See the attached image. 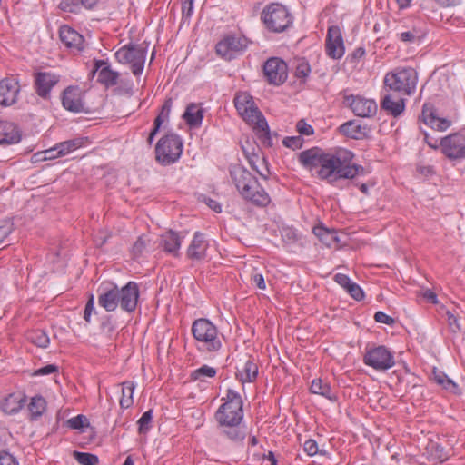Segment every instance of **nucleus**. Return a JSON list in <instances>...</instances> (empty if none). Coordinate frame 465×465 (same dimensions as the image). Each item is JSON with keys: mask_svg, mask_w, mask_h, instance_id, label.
<instances>
[{"mask_svg": "<svg viewBox=\"0 0 465 465\" xmlns=\"http://www.w3.org/2000/svg\"><path fill=\"white\" fill-rule=\"evenodd\" d=\"M233 102L239 114L248 123L254 124L253 129L259 140L271 147L272 139L268 123L255 105L252 96L247 92H239L235 94Z\"/></svg>", "mask_w": 465, "mask_h": 465, "instance_id": "nucleus-3", "label": "nucleus"}, {"mask_svg": "<svg viewBox=\"0 0 465 465\" xmlns=\"http://www.w3.org/2000/svg\"><path fill=\"white\" fill-rule=\"evenodd\" d=\"M20 92L18 81L13 77H6L0 80V105L7 107L17 102Z\"/></svg>", "mask_w": 465, "mask_h": 465, "instance_id": "nucleus-19", "label": "nucleus"}, {"mask_svg": "<svg viewBox=\"0 0 465 465\" xmlns=\"http://www.w3.org/2000/svg\"><path fill=\"white\" fill-rule=\"evenodd\" d=\"M208 247L209 243L205 235L200 232H195L187 248L186 256L192 261H202L207 256Z\"/></svg>", "mask_w": 465, "mask_h": 465, "instance_id": "nucleus-21", "label": "nucleus"}, {"mask_svg": "<svg viewBox=\"0 0 465 465\" xmlns=\"http://www.w3.org/2000/svg\"><path fill=\"white\" fill-rule=\"evenodd\" d=\"M252 281L259 289L264 290L266 288L264 278L261 273L252 275Z\"/></svg>", "mask_w": 465, "mask_h": 465, "instance_id": "nucleus-62", "label": "nucleus"}, {"mask_svg": "<svg viewBox=\"0 0 465 465\" xmlns=\"http://www.w3.org/2000/svg\"><path fill=\"white\" fill-rule=\"evenodd\" d=\"M135 385L133 381H126L122 383V396L120 399V406L122 409H128L134 403V391Z\"/></svg>", "mask_w": 465, "mask_h": 465, "instance_id": "nucleus-38", "label": "nucleus"}, {"mask_svg": "<svg viewBox=\"0 0 465 465\" xmlns=\"http://www.w3.org/2000/svg\"><path fill=\"white\" fill-rule=\"evenodd\" d=\"M205 203L214 212L221 213L222 207H221L220 203L217 201L213 200L211 198H207L205 200Z\"/></svg>", "mask_w": 465, "mask_h": 465, "instance_id": "nucleus-64", "label": "nucleus"}, {"mask_svg": "<svg viewBox=\"0 0 465 465\" xmlns=\"http://www.w3.org/2000/svg\"><path fill=\"white\" fill-rule=\"evenodd\" d=\"M58 371V366L55 364H48L35 371V375H47Z\"/></svg>", "mask_w": 465, "mask_h": 465, "instance_id": "nucleus-60", "label": "nucleus"}, {"mask_svg": "<svg viewBox=\"0 0 465 465\" xmlns=\"http://www.w3.org/2000/svg\"><path fill=\"white\" fill-rule=\"evenodd\" d=\"M442 153L450 160L465 159V135L460 133L450 134L440 140Z\"/></svg>", "mask_w": 465, "mask_h": 465, "instance_id": "nucleus-10", "label": "nucleus"}, {"mask_svg": "<svg viewBox=\"0 0 465 465\" xmlns=\"http://www.w3.org/2000/svg\"><path fill=\"white\" fill-rule=\"evenodd\" d=\"M0 465H19V462L7 450H0Z\"/></svg>", "mask_w": 465, "mask_h": 465, "instance_id": "nucleus-51", "label": "nucleus"}, {"mask_svg": "<svg viewBox=\"0 0 465 465\" xmlns=\"http://www.w3.org/2000/svg\"><path fill=\"white\" fill-rule=\"evenodd\" d=\"M110 237L111 233L109 232L101 230L95 233L94 242L97 247H102L107 242Z\"/></svg>", "mask_w": 465, "mask_h": 465, "instance_id": "nucleus-53", "label": "nucleus"}, {"mask_svg": "<svg viewBox=\"0 0 465 465\" xmlns=\"http://www.w3.org/2000/svg\"><path fill=\"white\" fill-rule=\"evenodd\" d=\"M173 106V99L171 97L166 98L163 102V104L161 107V110L156 116V118L153 121V125H156L157 127L162 126L163 123L168 120L171 109Z\"/></svg>", "mask_w": 465, "mask_h": 465, "instance_id": "nucleus-41", "label": "nucleus"}, {"mask_svg": "<svg viewBox=\"0 0 465 465\" xmlns=\"http://www.w3.org/2000/svg\"><path fill=\"white\" fill-rule=\"evenodd\" d=\"M419 120L430 128L440 132L447 130L451 124V121L448 118L439 116L438 110L431 103H425L422 105Z\"/></svg>", "mask_w": 465, "mask_h": 465, "instance_id": "nucleus-16", "label": "nucleus"}, {"mask_svg": "<svg viewBox=\"0 0 465 465\" xmlns=\"http://www.w3.org/2000/svg\"><path fill=\"white\" fill-rule=\"evenodd\" d=\"M344 104H346L360 117H371L377 112V104L372 99H366L360 95L345 96Z\"/></svg>", "mask_w": 465, "mask_h": 465, "instance_id": "nucleus-17", "label": "nucleus"}, {"mask_svg": "<svg viewBox=\"0 0 465 465\" xmlns=\"http://www.w3.org/2000/svg\"><path fill=\"white\" fill-rule=\"evenodd\" d=\"M147 45L144 44L124 46L115 53V58H145Z\"/></svg>", "mask_w": 465, "mask_h": 465, "instance_id": "nucleus-34", "label": "nucleus"}, {"mask_svg": "<svg viewBox=\"0 0 465 465\" xmlns=\"http://www.w3.org/2000/svg\"><path fill=\"white\" fill-rule=\"evenodd\" d=\"M310 391L312 393L323 396L332 402L338 401L336 391L331 388V384L321 378L312 381Z\"/></svg>", "mask_w": 465, "mask_h": 465, "instance_id": "nucleus-31", "label": "nucleus"}, {"mask_svg": "<svg viewBox=\"0 0 465 465\" xmlns=\"http://www.w3.org/2000/svg\"><path fill=\"white\" fill-rule=\"evenodd\" d=\"M327 54L331 58H341L344 54V43L341 29L338 26H331L328 29L326 43Z\"/></svg>", "mask_w": 465, "mask_h": 465, "instance_id": "nucleus-18", "label": "nucleus"}, {"mask_svg": "<svg viewBox=\"0 0 465 465\" xmlns=\"http://www.w3.org/2000/svg\"><path fill=\"white\" fill-rule=\"evenodd\" d=\"M98 292V304L106 312H114L119 305L129 313L135 311L140 294L138 284L134 282H129L122 288L108 282L100 286Z\"/></svg>", "mask_w": 465, "mask_h": 465, "instance_id": "nucleus-2", "label": "nucleus"}, {"mask_svg": "<svg viewBox=\"0 0 465 465\" xmlns=\"http://www.w3.org/2000/svg\"><path fill=\"white\" fill-rule=\"evenodd\" d=\"M431 379L443 389L455 395H460L461 393V390L459 385L450 379L443 371L437 370V368L433 369Z\"/></svg>", "mask_w": 465, "mask_h": 465, "instance_id": "nucleus-33", "label": "nucleus"}, {"mask_svg": "<svg viewBox=\"0 0 465 465\" xmlns=\"http://www.w3.org/2000/svg\"><path fill=\"white\" fill-rule=\"evenodd\" d=\"M311 72L310 65L307 63L302 62V64H298L295 71V75L298 78H304L308 76V74Z\"/></svg>", "mask_w": 465, "mask_h": 465, "instance_id": "nucleus-59", "label": "nucleus"}, {"mask_svg": "<svg viewBox=\"0 0 465 465\" xmlns=\"http://www.w3.org/2000/svg\"><path fill=\"white\" fill-rule=\"evenodd\" d=\"M282 143L292 150L300 149L303 144V138L300 135L288 136L283 139Z\"/></svg>", "mask_w": 465, "mask_h": 465, "instance_id": "nucleus-48", "label": "nucleus"}, {"mask_svg": "<svg viewBox=\"0 0 465 465\" xmlns=\"http://www.w3.org/2000/svg\"><path fill=\"white\" fill-rule=\"evenodd\" d=\"M182 153L183 141L173 133L163 135L155 146V158L163 165L175 163Z\"/></svg>", "mask_w": 465, "mask_h": 465, "instance_id": "nucleus-7", "label": "nucleus"}, {"mask_svg": "<svg viewBox=\"0 0 465 465\" xmlns=\"http://www.w3.org/2000/svg\"><path fill=\"white\" fill-rule=\"evenodd\" d=\"M427 451L431 460L440 463L446 461L451 455L450 449L446 450L440 443L434 441L429 443Z\"/></svg>", "mask_w": 465, "mask_h": 465, "instance_id": "nucleus-36", "label": "nucleus"}, {"mask_svg": "<svg viewBox=\"0 0 465 465\" xmlns=\"http://www.w3.org/2000/svg\"><path fill=\"white\" fill-rule=\"evenodd\" d=\"M303 450L308 456L312 457L318 454L320 449L318 448V444L314 440L309 439L303 444Z\"/></svg>", "mask_w": 465, "mask_h": 465, "instance_id": "nucleus-50", "label": "nucleus"}, {"mask_svg": "<svg viewBox=\"0 0 465 465\" xmlns=\"http://www.w3.org/2000/svg\"><path fill=\"white\" fill-rule=\"evenodd\" d=\"M181 244L182 238L173 230H169L161 236L160 245L165 252L173 255V257L180 256Z\"/></svg>", "mask_w": 465, "mask_h": 465, "instance_id": "nucleus-27", "label": "nucleus"}, {"mask_svg": "<svg viewBox=\"0 0 465 465\" xmlns=\"http://www.w3.org/2000/svg\"><path fill=\"white\" fill-rule=\"evenodd\" d=\"M46 409V401L42 396H35L28 404L31 420H37Z\"/></svg>", "mask_w": 465, "mask_h": 465, "instance_id": "nucleus-39", "label": "nucleus"}, {"mask_svg": "<svg viewBox=\"0 0 465 465\" xmlns=\"http://www.w3.org/2000/svg\"><path fill=\"white\" fill-rule=\"evenodd\" d=\"M248 41L243 36L227 35L217 43L216 54L221 56L242 55L247 48Z\"/></svg>", "mask_w": 465, "mask_h": 465, "instance_id": "nucleus-11", "label": "nucleus"}, {"mask_svg": "<svg viewBox=\"0 0 465 465\" xmlns=\"http://www.w3.org/2000/svg\"><path fill=\"white\" fill-rule=\"evenodd\" d=\"M240 195L244 201L257 208H265L272 202L269 193L262 187L258 180L255 181V184L250 185V189L246 194Z\"/></svg>", "mask_w": 465, "mask_h": 465, "instance_id": "nucleus-20", "label": "nucleus"}, {"mask_svg": "<svg viewBox=\"0 0 465 465\" xmlns=\"http://www.w3.org/2000/svg\"><path fill=\"white\" fill-rule=\"evenodd\" d=\"M354 154L344 148L323 150L312 147L299 153V163L310 172H315L317 177L334 184L341 179L352 180L366 174L363 166L353 163Z\"/></svg>", "mask_w": 465, "mask_h": 465, "instance_id": "nucleus-1", "label": "nucleus"}, {"mask_svg": "<svg viewBox=\"0 0 465 465\" xmlns=\"http://www.w3.org/2000/svg\"><path fill=\"white\" fill-rule=\"evenodd\" d=\"M86 141L87 138L79 137L61 142L56 144V149H58V153H56L55 155L64 156L75 151L76 149L82 147Z\"/></svg>", "mask_w": 465, "mask_h": 465, "instance_id": "nucleus-37", "label": "nucleus"}, {"mask_svg": "<svg viewBox=\"0 0 465 465\" xmlns=\"http://www.w3.org/2000/svg\"><path fill=\"white\" fill-rule=\"evenodd\" d=\"M192 334L198 342L197 349L199 351L216 352L222 348L217 327L206 318H199L193 321Z\"/></svg>", "mask_w": 465, "mask_h": 465, "instance_id": "nucleus-4", "label": "nucleus"}, {"mask_svg": "<svg viewBox=\"0 0 465 465\" xmlns=\"http://www.w3.org/2000/svg\"><path fill=\"white\" fill-rule=\"evenodd\" d=\"M296 129L303 135H312L314 133L313 127L311 124H308L303 119L298 121Z\"/></svg>", "mask_w": 465, "mask_h": 465, "instance_id": "nucleus-55", "label": "nucleus"}, {"mask_svg": "<svg viewBox=\"0 0 465 465\" xmlns=\"http://www.w3.org/2000/svg\"><path fill=\"white\" fill-rule=\"evenodd\" d=\"M29 340L38 347L46 348L49 345L50 340L46 332L42 330L33 331L29 334Z\"/></svg>", "mask_w": 465, "mask_h": 465, "instance_id": "nucleus-43", "label": "nucleus"}, {"mask_svg": "<svg viewBox=\"0 0 465 465\" xmlns=\"http://www.w3.org/2000/svg\"><path fill=\"white\" fill-rule=\"evenodd\" d=\"M225 401L214 414L219 426L241 424L243 419V401L241 395L232 389L226 391Z\"/></svg>", "mask_w": 465, "mask_h": 465, "instance_id": "nucleus-5", "label": "nucleus"}, {"mask_svg": "<svg viewBox=\"0 0 465 465\" xmlns=\"http://www.w3.org/2000/svg\"><path fill=\"white\" fill-rule=\"evenodd\" d=\"M406 99L391 94H385L381 100V109L387 114L395 118L402 114L405 110Z\"/></svg>", "mask_w": 465, "mask_h": 465, "instance_id": "nucleus-25", "label": "nucleus"}, {"mask_svg": "<svg viewBox=\"0 0 465 465\" xmlns=\"http://www.w3.org/2000/svg\"><path fill=\"white\" fill-rule=\"evenodd\" d=\"M73 456L81 465H96L99 463L98 457L92 453L74 450Z\"/></svg>", "mask_w": 465, "mask_h": 465, "instance_id": "nucleus-44", "label": "nucleus"}, {"mask_svg": "<svg viewBox=\"0 0 465 465\" xmlns=\"http://www.w3.org/2000/svg\"><path fill=\"white\" fill-rule=\"evenodd\" d=\"M446 315H447V322H448L450 331L453 333L460 332L461 331V327L460 324V318L457 317L456 315H454L450 311H447Z\"/></svg>", "mask_w": 465, "mask_h": 465, "instance_id": "nucleus-49", "label": "nucleus"}, {"mask_svg": "<svg viewBox=\"0 0 465 465\" xmlns=\"http://www.w3.org/2000/svg\"><path fill=\"white\" fill-rule=\"evenodd\" d=\"M153 420V410L145 411L138 420V431L140 434H145L150 430V424Z\"/></svg>", "mask_w": 465, "mask_h": 465, "instance_id": "nucleus-46", "label": "nucleus"}, {"mask_svg": "<svg viewBox=\"0 0 465 465\" xmlns=\"http://www.w3.org/2000/svg\"><path fill=\"white\" fill-rule=\"evenodd\" d=\"M262 19L268 29L273 32H282L292 23V17L285 6L272 4L262 13Z\"/></svg>", "mask_w": 465, "mask_h": 465, "instance_id": "nucleus-8", "label": "nucleus"}, {"mask_svg": "<svg viewBox=\"0 0 465 465\" xmlns=\"http://www.w3.org/2000/svg\"><path fill=\"white\" fill-rule=\"evenodd\" d=\"M90 74L94 77L97 74V83L105 88H110L118 84L119 73L113 70L107 60H94V66Z\"/></svg>", "mask_w": 465, "mask_h": 465, "instance_id": "nucleus-14", "label": "nucleus"}, {"mask_svg": "<svg viewBox=\"0 0 465 465\" xmlns=\"http://www.w3.org/2000/svg\"><path fill=\"white\" fill-rule=\"evenodd\" d=\"M418 74L411 67L396 68L386 74L384 86L402 95H411L416 88Z\"/></svg>", "mask_w": 465, "mask_h": 465, "instance_id": "nucleus-6", "label": "nucleus"}, {"mask_svg": "<svg viewBox=\"0 0 465 465\" xmlns=\"http://www.w3.org/2000/svg\"><path fill=\"white\" fill-rule=\"evenodd\" d=\"M282 237L286 242H294L297 240V235L292 228H283L281 232Z\"/></svg>", "mask_w": 465, "mask_h": 465, "instance_id": "nucleus-57", "label": "nucleus"}, {"mask_svg": "<svg viewBox=\"0 0 465 465\" xmlns=\"http://www.w3.org/2000/svg\"><path fill=\"white\" fill-rule=\"evenodd\" d=\"M363 362L378 371H384L395 365L393 353L385 346L367 347Z\"/></svg>", "mask_w": 465, "mask_h": 465, "instance_id": "nucleus-9", "label": "nucleus"}, {"mask_svg": "<svg viewBox=\"0 0 465 465\" xmlns=\"http://www.w3.org/2000/svg\"><path fill=\"white\" fill-rule=\"evenodd\" d=\"M148 242H149V240L146 239L145 235H142V236L138 237V239L135 241V242L134 243V245L132 247L131 252H132L133 258H134V259L139 258L143 253V252L146 249Z\"/></svg>", "mask_w": 465, "mask_h": 465, "instance_id": "nucleus-45", "label": "nucleus"}, {"mask_svg": "<svg viewBox=\"0 0 465 465\" xmlns=\"http://www.w3.org/2000/svg\"><path fill=\"white\" fill-rule=\"evenodd\" d=\"M346 291L356 301H361L364 298L362 289L355 282H352Z\"/></svg>", "mask_w": 465, "mask_h": 465, "instance_id": "nucleus-52", "label": "nucleus"}, {"mask_svg": "<svg viewBox=\"0 0 465 465\" xmlns=\"http://www.w3.org/2000/svg\"><path fill=\"white\" fill-rule=\"evenodd\" d=\"M334 280L339 285H341L345 290H347L350 287V285H351L353 282L346 274L343 273H337L334 276Z\"/></svg>", "mask_w": 465, "mask_h": 465, "instance_id": "nucleus-58", "label": "nucleus"}, {"mask_svg": "<svg viewBox=\"0 0 465 465\" xmlns=\"http://www.w3.org/2000/svg\"><path fill=\"white\" fill-rule=\"evenodd\" d=\"M134 63L131 65L132 73L134 75H139L142 74L144 67V60H133Z\"/></svg>", "mask_w": 465, "mask_h": 465, "instance_id": "nucleus-61", "label": "nucleus"}, {"mask_svg": "<svg viewBox=\"0 0 465 465\" xmlns=\"http://www.w3.org/2000/svg\"><path fill=\"white\" fill-rule=\"evenodd\" d=\"M59 82V76L49 72H38L35 74V88L36 94L46 99L52 88Z\"/></svg>", "mask_w": 465, "mask_h": 465, "instance_id": "nucleus-22", "label": "nucleus"}, {"mask_svg": "<svg viewBox=\"0 0 465 465\" xmlns=\"http://www.w3.org/2000/svg\"><path fill=\"white\" fill-rule=\"evenodd\" d=\"M374 320L377 322H380V323H384V324H387V325H393L394 322H395V320L387 315L385 312H381V311H379V312H376L375 314H374Z\"/></svg>", "mask_w": 465, "mask_h": 465, "instance_id": "nucleus-56", "label": "nucleus"}, {"mask_svg": "<svg viewBox=\"0 0 465 465\" xmlns=\"http://www.w3.org/2000/svg\"><path fill=\"white\" fill-rule=\"evenodd\" d=\"M217 373V371L213 367L208 365H203L200 368L194 370L191 373V380L193 381H203V377L213 378Z\"/></svg>", "mask_w": 465, "mask_h": 465, "instance_id": "nucleus-42", "label": "nucleus"}, {"mask_svg": "<svg viewBox=\"0 0 465 465\" xmlns=\"http://www.w3.org/2000/svg\"><path fill=\"white\" fill-rule=\"evenodd\" d=\"M86 418L84 415H77L68 420L67 423L71 429L80 430L84 427V422L86 421Z\"/></svg>", "mask_w": 465, "mask_h": 465, "instance_id": "nucleus-54", "label": "nucleus"}, {"mask_svg": "<svg viewBox=\"0 0 465 465\" xmlns=\"http://www.w3.org/2000/svg\"><path fill=\"white\" fill-rule=\"evenodd\" d=\"M314 235L326 246L331 247L338 242V235L334 230H330L322 223L313 227Z\"/></svg>", "mask_w": 465, "mask_h": 465, "instance_id": "nucleus-35", "label": "nucleus"}, {"mask_svg": "<svg viewBox=\"0 0 465 465\" xmlns=\"http://www.w3.org/2000/svg\"><path fill=\"white\" fill-rule=\"evenodd\" d=\"M183 118L190 127H197L203 122V110L196 104L191 103L186 106Z\"/></svg>", "mask_w": 465, "mask_h": 465, "instance_id": "nucleus-32", "label": "nucleus"}, {"mask_svg": "<svg viewBox=\"0 0 465 465\" xmlns=\"http://www.w3.org/2000/svg\"><path fill=\"white\" fill-rule=\"evenodd\" d=\"M229 173L239 194H246L250 185L255 184L257 181V178L241 164H231Z\"/></svg>", "mask_w": 465, "mask_h": 465, "instance_id": "nucleus-12", "label": "nucleus"}, {"mask_svg": "<svg viewBox=\"0 0 465 465\" xmlns=\"http://www.w3.org/2000/svg\"><path fill=\"white\" fill-rule=\"evenodd\" d=\"M84 94L78 86H68L62 94L63 106L74 113L89 112L90 109L84 101Z\"/></svg>", "mask_w": 465, "mask_h": 465, "instance_id": "nucleus-13", "label": "nucleus"}, {"mask_svg": "<svg viewBox=\"0 0 465 465\" xmlns=\"http://www.w3.org/2000/svg\"><path fill=\"white\" fill-rule=\"evenodd\" d=\"M61 42L69 49L82 51L84 48V40L82 35L68 25H63L59 30Z\"/></svg>", "mask_w": 465, "mask_h": 465, "instance_id": "nucleus-23", "label": "nucleus"}, {"mask_svg": "<svg viewBox=\"0 0 465 465\" xmlns=\"http://www.w3.org/2000/svg\"><path fill=\"white\" fill-rule=\"evenodd\" d=\"M259 368L254 360L249 356L246 361L237 369L236 378L242 383L253 382L257 379Z\"/></svg>", "mask_w": 465, "mask_h": 465, "instance_id": "nucleus-29", "label": "nucleus"}, {"mask_svg": "<svg viewBox=\"0 0 465 465\" xmlns=\"http://www.w3.org/2000/svg\"><path fill=\"white\" fill-rule=\"evenodd\" d=\"M84 6V0H63L59 4L61 10L69 13H76L81 6Z\"/></svg>", "mask_w": 465, "mask_h": 465, "instance_id": "nucleus-47", "label": "nucleus"}, {"mask_svg": "<svg viewBox=\"0 0 465 465\" xmlns=\"http://www.w3.org/2000/svg\"><path fill=\"white\" fill-rule=\"evenodd\" d=\"M339 131L341 134L349 138L361 140L368 137L370 129L366 124L361 125L357 124L356 121L351 120L342 124L339 127Z\"/></svg>", "mask_w": 465, "mask_h": 465, "instance_id": "nucleus-28", "label": "nucleus"}, {"mask_svg": "<svg viewBox=\"0 0 465 465\" xmlns=\"http://www.w3.org/2000/svg\"><path fill=\"white\" fill-rule=\"evenodd\" d=\"M263 73L269 84H282L288 76V65L285 60H265Z\"/></svg>", "mask_w": 465, "mask_h": 465, "instance_id": "nucleus-15", "label": "nucleus"}, {"mask_svg": "<svg viewBox=\"0 0 465 465\" xmlns=\"http://www.w3.org/2000/svg\"><path fill=\"white\" fill-rule=\"evenodd\" d=\"M25 401V396L22 392L16 391L5 396L0 403V408L5 414H15L24 407Z\"/></svg>", "mask_w": 465, "mask_h": 465, "instance_id": "nucleus-26", "label": "nucleus"}, {"mask_svg": "<svg viewBox=\"0 0 465 465\" xmlns=\"http://www.w3.org/2000/svg\"><path fill=\"white\" fill-rule=\"evenodd\" d=\"M219 427L222 428V433L234 442H241L245 438V433L241 430L240 424H233L232 426L223 425Z\"/></svg>", "mask_w": 465, "mask_h": 465, "instance_id": "nucleus-40", "label": "nucleus"}, {"mask_svg": "<svg viewBox=\"0 0 465 465\" xmlns=\"http://www.w3.org/2000/svg\"><path fill=\"white\" fill-rule=\"evenodd\" d=\"M21 138V131L15 124L0 119V145L17 143Z\"/></svg>", "mask_w": 465, "mask_h": 465, "instance_id": "nucleus-24", "label": "nucleus"}, {"mask_svg": "<svg viewBox=\"0 0 465 465\" xmlns=\"http://www.w3.org/2000/svg\"><path fill=\"white\" fill-rule=\"evenodd\" d=\"M56 153H58V149H56V144H55L54 147L42 152V153H44V155H45L43 157V160H53V159L57 158L58 156L55 155Z\"/></svg>", "mask_w": 465, "mask_h": 465, "instance_id": "nucleus-63", "label": "nucleus"}, {"mask_svg": "<svg viewBox=\"0 0 465 465\" xmlns=\"http://www.w3.org/2000/svg\"><path fill=\"white\" fill-rule=\"evenodd\" d=\"M244 155L252 170L256 171L262 178L267 179L270 171L264 156H260L258 153L249 152L242 147Z\"/></svg>", "mask_w": 465, "mask_h": 465, "instance_id": "nucleus-30", "label": "nucleus"}]
</instances>
